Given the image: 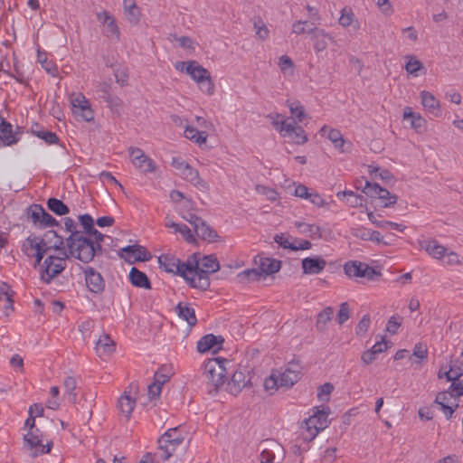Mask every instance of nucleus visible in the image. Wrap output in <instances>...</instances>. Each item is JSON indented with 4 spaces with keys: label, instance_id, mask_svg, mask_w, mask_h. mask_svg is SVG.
I'll use <instances>...</instances> for the list:
<instances>
[{
    "label": "nucleus",
    "instance_id": "nucleus-1",
    "mask_svg": "<svg viewBox=\"0 0 463 463\" xmlns=\"http://www.w3.org/2000/svg\"><path fill=\"white\" fill-rule=\"evenodd\" d=\"M65 230L71 234L66 238V247L71 250V254L79 260H87L93 255V248L85 238L84 232L77 230V223L71 217L64 219Z\"/></svg>",
    "mask_w": 463,
    "mask_h": 463
},
{
    "label": "nucleus",
    "instance_id": "nucleus-2",
    "mask_svg": "<svg viewBox=\"0 0 463 463\" xmlns=\"http://www.w3.org/2000/svg\"><path fill=\"white\" fill-rule=\"evenodd\" d=\"M183 278L192 288L206 290L210 287L209 272L202 268L195 254L191 255L185 264Z\"/></svg>",
    "mask_w": 463,
    "mask_h": 463
},
{
    "label": "nucleus",
    "instance_id": "nucleus-3",
    "mask_svg": "<svg viewBox=\"0 0 463 463\" xmlns=\"http://www.w3.org/2000/svg\"><path fill=\"white\" fill-rule=\"evenodd\" d=\"M72 257L71 254V250H61L59 251V255H49L47 256L40 269L41 279L46 283L50 284L52 280L61 274L66 268V260Z\"/></svg>",
    "mask_w": 463,
    "mask_h": 463
},
{
    "label": "nucleus",
    "instance_id": "nucleus-4",
    "mask_svg": "<svg viewBox=\"0 0 463 463\" xmlns=\"http://www.w3.org/2000/svg\"><path fill=\"white\" fill-rule=\"evenodd\" d=\"M330 412L328 407L321 406L313 409V414L305 420L307 435L304 438L306 440H312L317 437L320 430L326 427L327 416Z\"/></svg>",
    "mask_w": 463,
    "mask_h": 463
},
{
    "label": "nucleus",
    "instance_id": "nucleus-5",
    "mask_svg": "<svg viewBox=\"0 0 463 463\" xmlns=\"http://www.w3.org/2000/svg\"><path fill=\"white\" fill-rule=\"evenodd\" d=\"M226 363H228L226 359L215 358L204 364V378L207 383L215 390L224 383L226 374L224 364Z\"/></svg>",
    "mask_w": 463,
    "mask_h": 463
},
{
    "label": "nucleus",
    "instance_id": "nucleus-6",
    "mask_svg": "<svg viewBox=\"0 0 463 463\" xmlns=\"http://www.w3.org/2000/svg\"><path fill=\"white\" fill-rule=\"evenodd\" d=\"M27 221L37 229L58 226V221L48 213L41 204H31L26 210Z\"/></svg>",
    "mask_w": 463,
    "mask_h": 463
},
{
    "label": "nucleus",
    "instance_id": "nucleus-7",
    "mask_svg": "<svg viewBox=\"0 0 463 463\" xmlns=\"http://www.w3.org/2000/svg\"><path fill=\"white\" fill-rule=\"evenodd\" d=\"M367 196L376 198L380 201L381 206L387 208L393 206L398 200L396 194H391L387 189L380 186L377 183L365 182V185L363 189Z\"/></svg>",
    "mask_w": 463,
    "mask_h": 463
},
{
    "label": "nucleus",
    "instance_id": "nucleus-8",
    "mask_svg": "<svg viewBox=\"0 0 463 463\" xmlns=\"http://www.w3.org/2000/svg\"><path fill=\"white\" fill-rule=\"evenodd\" d=\"M344 270L349 278H365L373 280L375 276L381 275L373 267L359 260H349L344 265Z\"/></svg>",
    "mask_w": 463,
    "mask_h": 463
},
{
    "label": "nucleus",
    "instance_id": "nucleus-9",
    "mask_svg": "<svg viewBox=\"0 0 463 463\" xmlns=\"http://www.w3.org/2000/svg\"><path fill=\"white\" fill-rule=\"evenodd\" d=\"M71 103L73 115L78 121L90 122L94 119V111L83 94L79 93L76 97H73Z\"/></svg>",
    "mask_w": 463,
    "mask_h": 463
},
{
    "label": "nucleus",
    "instance_id": "nucleus-10",
    "mask_svg": "<svg viewBox=\"0 0 463 463\" xmlns=\"http://www.w3.org/2000/svg\"><path fill=\"white\" fill-rule=\"evenodd\" d=\"M175 69L185 71L197 83L211 76L208 70L200 65L196 61H178L175 63Z\"/></svg>",
    "mask_w": 463,
    "mask_h": 463
},
{
    "label": "nucleus",
    "instance_id": "nucleus-11",
    "mask_svg": "<svg viewBox=\"0 0 463 463\" xmlns=\"http://www.w3.org/2000/svg\"><path fill=\"white\" fill-rule=\"evenodd\" d=\"M25 447L32 450V457L35 458L42 454L50 453L52 448V442L49 441L46 445L43 444V435H33V431H28L24 437Z\"/></svg>",
    "mask_w": 463,
    "mask_h": 463
},
{
    "label": "nucleus",
    "instance_id": "nucleus-12",
    "mask_svg": "<svg viewBox=\"0 0 463 463\" xmlns=\"http://www.w3.org/2000/svg\"><path fill=\"white\" fill-rule=\"evenodd\" d=\"M119 256L129 263L147 261L151 259V253L145 247L138 244L122 248Z\"/></svg>",
    "mask_w": 463,
    "mask_h": 463
},
{
    "label": "nucleus",
    "instance_id": "nucleus-13",
    "mask_svg": "<svg viewBox=\"0 0 463 463\" xmlns=\"http://www.w3.org/2000/svg\"><path fill=\"white\" fill-rule=\"evenodd\" d=\"M85 277V282L89 290L92 293L99 294L105 289V280L101 274L92 267L82 269Z\"/></svg>",
    "mask_w": 463,
    "mask_h": 463
},
{
    "label": "nucleus",
    "instance_id": "nucleus-14",
    "mask_svg": "<svg viewBox=\"0 0 463 463\" xmlns=\"http://www.w3.org/2000/svg\"><path fill=\"white\" fill-rule=\"evenodd\" d=\"M128 152L135 166L139 168L143 173H152L156 170V163L148 157L142 149L138 147H129Z\"/></svg>",
    "mask_w": 463,
    "mask_h": 463
},
{
    "label": "nucleus",
    "instance_id": "nucleus-15",
    "mask_svg": "<svg viewBox=\"0 0 463 463\" xmlns=\"http://www.w3.org/2000/svg\"><path fill=\"white\" fill-rule=\"evenodd\" d=\"M160 268L168 273H174L183 277L184 275V264L178 258L172 254H163L158 257Z\"/></svg>",
    "mask_w": 463,
    "mask_h": 463
},
{
    "label": "nucleus",
    "instance_id": "nucleus-16",
    "mask_svg": "<svg viewBox=\"0 0 463 463\" xmlns=\"http://www.w3.org/2000/svg\"><path fill=\"white\" fill-rule=\"evenodd\" d=\"M322 136H326L327 138L334 144L335 147L342 153H349L351 151V143L344 139L342 133L338 129L330 128L327 126H323L320 129Z\"/></svg>",
    "mask_w": 463,
    "mask_h": 463
},
{
    "label": "nucleus",
    "instance_id": "nucleus-17",
    "mask_svg": "<svg viewBox=\"0 0 463 463\" xmlns=\"http://www.w3.org/2000/svg\"><path fill=\"white\" fill-rule=\"evenodd\" d=\"M300 378H298V374H293L290 370H286L279 373V375L275 376V374H271L269 378L265 380L264 385L267 390L269 388V383L273 385H277L278 387H285L290 388L293 386Z\"/></svg>",
    "mask_w": 463,
    "mask_h": 463
},
{
    "label": "nucleus",
    "instance_id": "nucleus-18",
    "mask_svg": "<svg viewBox=\"0 0 463 463\" xmlns=\"http://www.w3.org/2000/svg\"><path fill=\"white\" fill-rule=\"evenodd\" d=\"M307 33L311 34L314 49L317 52L325 51L327 48L328 42L335 43V39L324 29L317 27L309 28Z\"/></svg>",
    "mask_w": 463,
    "mask_h": 463
},
{
    "label": "nucleus",
    "instance_id": "nucleus-19",
    "mask_svg": "<svg viewBox=\"0 0 463 463\" xmlns=\"http://www.w3.org/2000/svg\"><path fill=\"white\" fill-rule=\"evenodd\" d=\"M42 247L49 250H54L57 251L66 250V241L55 231H48L43 237H40Z\"/></svg>",
    "mask_w": 463,
    "mask_h": 463
},
{
    "label": "nucleus",
    "instance_id": "nucleus-20",
    "mask_svg": "<svg viewBox=\"0 0 463 463\" xmlns=\"http://www.w3.org/2000/svg\"><path fill=\"white\" fill-rule=\"evenodd\" d=\"M326 266V260L321 256L304 258L301 260V267L304 274L317 275L322 272Z\"/></svg>",
    "mask_w": 463,
    "mask_h": 463
},
{
    "label": "nucleus",
    "instance_id": "nucleus-21",
    "mask_svg": "<svg viewBox=\"0 0 463 463\" xmlns=\"http://www.w3.org/2000/svg\"><path fill=\"white\" fill-rule=\"evenodd\" d=\"M105 237L106 236L98 231L95 227L87 234H85V238L93 248V255L90 256V258H89L87 260H80L81 262L89 263L93 260L95 256H99L102 253L103 248L101 246V242L104 241ZM90 255H91V253Z\"/></svg>",
    "mask_w": 463,
    "mask_h": 463
},
{
    "label": "nucleus",
    "instance_id": "nucleus-22",
    "mask_svg": "<svg viewBox=\"0 0 463 463\" xmlns=\"http://www.w3.org/2000/svg\"><path fill=\"white\" fill-rule=\"evenodd\" d=\"M250 383L246 369H237L228 383L229 392L232 394H238Z\"/></svg>",
    "mask_w": 463,
    "mask_h": 463
},
{
    "label": "nucleus",
    "instance_id": "nucleus-23",
    "mask_svg": "<svg viewBox=\"0 0 463 463\" xmlns=\"http://www.w3.org/2000/svg\"><path fill=\"white\" fill-rule=\"evenodd\" d=\"M224 342V339L221 335H214L213 334H208L203 335L197 342V351L199 353H206L210 350H213L216 352L221 348V345Z\"/></svg>",
    "mask_w": 463,
    "mask_h": 463
},
{
    "label": "nucleus",
    "instance_id": "nucleus-24",
    "mask_svg": "<svg viewBox=\"0 0 463 463\" xmlns=\"http://www.w3.org/2000/svg\"><path fill=\"white\" fill-rule=\"evenodd\" d=\"M420 99L422 106L429 113L434 117H439L441 115L439 101L430 92L426 90L421 91Z\"/></svg>",
    "mask_w": 463,
    "mask_h": 463
},
{
    "label": "nucleus",
    "instance_id": "nucleus-25",
    "mask_svg": "<svg viewBox=\"0 0 463 463\" xmlns=\"http://www.w3.org/2000/svg\"><path fill=\"white\" fill-rule=\"evenodd\" d=\"M136 405V397L131 395V391H125L118 398V408L119 411L129 419Z\"/></svg>",
    "mask_w": 463,
    "mask_h": 463
},
{
    "label": "nucleus",
    "instance_id": "nucleus-26",
    "mask_svg": "<svg viewBox=\"0 0 463 463\" xmlns=\"http://www.w3.org/2000/svg\"><path fill=\"white\" fill-rule=\"evenodd\" d=\"M128 279L131 284L136 288L151 289V282L148 277L143 271H140L137 268H131Z\"/></svg>",
    "mask_w": 463,
    "mask_h": 463
},
{
    "label": "nucleus",
    "instance_id": "nucleus-27",
    "mask_svg": "<svg viewBox=\"0 0 463 463\" xmlns=\"http://www.w3.org/2000/svg\"><path fill=\"white\" fill-rule=\"evenodd\" d=\"M403 119L409 121L411 128L417 132H421L425 128V119L419 113L413 112L410 107L404 108Z\"/></svg>",
    "mask_w": 463,
    "mask_h": 463
},
{
    "label": "nucleus",
    "instance_id": "nucleus-28",
    "mask_svg": "<svg viewBox=\"0 0 463 463\" xmlns=\"http://www.w3.org/2000/svg\"><path fill=\"white\" fill-rule=\"evenodd\" d=\"M0 141L5 146H11L18 142V138L13 132V126L3 118H0Z\"/></svg>",
    "mask_w": 463,
    "mask_h": 463
},
{
    "label": "nucleus",
    "instance_id": "nucleus-29",
    "mask_svg": "<svg viewBox=\"0 0 463 463\" xmlns=\"http://www.w3.org/2000/svg\"><path fill=\"white\" fill-rule=\"evenodd\" d=\"M420 246L435 259H441L445 256L447 251V249L438 243L435 240H425L420 241Z\"/></svg>",
    "mask_w": 463,
    "mask_h": 463
},
{
    "label": "nucleus",
    "instance_id": "nucleus-30",
    "mask_svg": "<svg viewBox=\"0 0 463 463\" xmlns=\"http://www.w3.org/2000/svg\"><path fill=\"white\" fill-rule=\"evenodd\" d=\"M181 175L184 180L190 182L194 186L198 188H205L206 183L203 179L201 178L199 172L192 167L189 164L184 165V168L181 172Z\"/></svg>",
    "mask_w": 463,
    "mask_h": 463
},
{
    "label": "nucleus",
    "instance_id": "nucleus-31",
    "mask_svg": "<svg viewBox=\"0 0 463 463\" xmlns=\"http://www.w3.org/2000/svg\"><path fill=\"white\" fill-rule=\"evenodd\" d=\"M158 449L162 452L161 458L164 460H167L175 451L176 448L181 445L179 442H175L170 439L161 436L158 439Z\"/></svg>",
    "mask_w": 463,
    "mask_h": 463
},
{
    "label": "nucleus",
    "instance_id": "nucleus-32",
    "mask_svg": "<svg viewBox=\"0 0 463 463\" xmlns=\"http://www.w3.org/2000/svg\"><path fill=\"white\" fill-rule=\"evenodd\" d=\"M280 267L281 262L279 260L270 258H261L258 269L262 272V277L265 279L266 276L278 272Z\"/></svg>",
    "mask_w": 463,
    "mask_h": 463
},
{
    "label": "nucleus",
    "instance_id": "nucleus-33",
    "mask_svg": "<svg viewBox=\"0 0 463 463\" xmlns=\"http://www.w3.org/2000/svg\"><path fill=\"white\" fill-rule=\"evenodd\" d=\"M32 133L48 145H53L59 142V137L56 133L44 129L38 123L32 126Z\"/></svg>",
    "mask_w": 463,
    "mask_h": 463
},
{
    "label": "nucleus",
    "instance_id": "nucleus-34",
    "mask_svg": "<svg viewBox=\"0 0 463 463\" xmlns=\"http://www.w3.org/2000/svg\"><path fill=\"white\" fill-rule=\"evenodd\" d=\"M95 349L99 356L109 355L115 350V343L108 335H104L98 340Z\"/></svg>",
    "mask_w": 463,
    "mask_h": 463
},
{
    "label": "nucleus",
    "instance_id": "nucleus-35",
    "mask_svg": "<svg viewBox=\"0 0 463 463\" xmlns=\"http://www.w3.org/2000/svg\"><path fill=\"white\" fill-rule=\"evenodd\" d=\"M175 309L178 316L185 320L189 326H194L197 323L194 309L188 304L183 305L182 303H178Z\"/></svg>",
    "mask_w": 463,
    "mask_h": 463
},
{
    "label": "nucleus",
    "instance_id": "nucleus-36",
    "mask_svg": "<svg viewBox=\"0 0 463 463\" xmlns=\"http://www.w3.org/2000/svg\"><path fill=\"white\" fill-rule=\"evenodd\" d=\"M198 237L208 241H214L218 237L215 230H213L209 224L203 220L194 230Z\"/></svg>",
    "mask_w": 463,
    "mask_h": 463
},
{
    "label": "nucleus",
    "instance_id": "nucleus-37",
    "mask_svg": "<svg viewBox=\"0 0 463 463\" xmlns=\"http://www.w3.org/2000/svg\"><path fill=\"white\" fill-rule=\"evenodd\" d=\"M123 6L128 20L132 24H137L140 17V12L136 1L123 0Z\"/></svg>",
    "mask_w": 463,
    "mask_h": 463
},
{
    "label": "nucleus",
    "instance_id": "nucleus-38",
    "mask_svg": "<svg viewBox=\"0 0 463 463\" xmlns=\"http://www.w3.org/2000/svg\"><path fill=\"white\" fill-rule=\"evenodd\" d=\"M37 61L42 65L47 73L53 77L57 75L58 67L53 61L47 58L46 52L38 50Z\"/></svg>",
    "mask_w": 463,
    "mask_h": 463
},
{
    "label": "nucleus",
    "instance_id": "nucleus-39",
    "mask_svg": "<svg viewBox=\"0 0 463 463\" xmlns=\"http://www.w3.org/2000/svg\"><path fill=\"white\" fill-rule=\"evenodd\" d=\"M341 195L346 198V203L351 207H363L366 205V199L364 196L361 194H356L353 191H345L343 193H338L337 197L340 198Z\"/></svg>",
    "mask_w": 463,
    "mask_h": 463
},
{
    "label": "nucleus",
    "instance_id": "nucleus-40",
    "mask_svg": "<svg viewBox=\"0 0 463 463\" xmlns=\"http://www.w3.org/2000/svg\"><path fill=\"white\" fill-rule=\"evenodd\" d=\"M40 247H42V243L40 241V237L38 236H29L27 237L23 244H22V251L27 256L32 258L33 253L36 251Z\"/></svg>",
    "mask_w": 463,
    "mask_h": 463
},
{
    "label": "nucleus",
    "instance_id": "nucleus-41",
    "mask_svg": "<svg viewBox=\"0 0 463 463\" xmlns=\"http://www.w3.org/2000/svg\"><path fill=\"white\" fill-rule=\"evenodd\" d=\"M48 209L56 215L62 216L70 213L69 207L60 199L51 197L47 200Z\"/></svg>",
    "mask_w": 463,
    "mask_h": 463
},
{
    "label": "nucleus",
    "instance_id": "nucleus-42",
    "mask_svg": "<svg viewBox=\"0 0 463 463\" xmlns=\"http://www.w3.org/2000/svg\"><path fill=\"white\" fill-rule=\"evenodd\" d=\"M240 283H248L251 281H260L263 279L262 272L258 269H248L237 275Z\"/></svg>",
    "mask_w": 463,
    "mask_h": 463
},
{
    "label": "nucleus",
    "instance_id": "nucleus-43",
    "mask_svg": "<svg viewBox=\"0 0 463 463\" xmlns=\"http://www.w3.org/2000/svg\"><path fill=\"white\" fill-rule=\"evenodd\" d=\"M295 226L298 228V232L302 234L309 235L310 237H318L321 238V229L319 226L315 224H308L302 222H296Z\"/></svg>",
    "mask_w": 463,
    "mask_h": 463
},
{
    "label": "nucleus",
    "instance_id": "nucleus-44",
    "mask_svg": "<svg viewBox=\"0 0 463 463\" xmlns=\"http://www.w3.org/2000/svg\"><path fill=\"white\" fill-rule=\"evenodd\" d=\"M334 315V308L331 307H327L324 308L318 315L316 323V326L319 331H325L326 328L327 323L332 319Z\"/></svg>",
    "mask_w": 463,
    "mask_h": 463
},
{
    "label": "nucleus",
    "instance_id": "nucleus-45",
    "mask_svg": "<svg viewBox=\"0 0 463 463\" xmlns=\"http://www.w3.org/2000/svg\"><path fill=\"white\" fill-rule=\"evenodd\" d=\"M184 136L199 145L205 143L208 137L206 132L199 131L195 128L189 126L184 129Z\"/></svg>",
    "mask_w": 463,
    "mask_h": 463
},
{
    "label": "nucleus",
    "instance_id": "nucleus-46",
    "mask_svg": "<svg viewBox=\"0 0 463 463\" xmlns=\"http://www.w3.org/2000/svg\"><path fill=\"white\" fill-rule=\"evenodd\" d=\"M369 173L375 178L379 177L386 184H392L394 182L393 175L387 169H381L380 167L369 165Z\"/></svg>",
    "mask_w": 463,
    "mask_h": 463
},
{
    "label": "nucleus",
    "instance_id": "nucleus-47",
    "mask_svg": "<svg viewBox=\"0 0 463 463\" xmlns=\"http://www.w3.org/2000/svg\"><path fill=\"white\" fill-rule=\"evenodd\" d=\"M199 264L209 273H214L220 269L219 261L213 255L204 256Z\"/></svg>",
    "mask_w": 463,
    "mask_h": 463
},
{
    "label": "nucleus",
    "instance_id": "nucleus-48",
    "mask_svg": "<svg viewBox=\"0 0 463 463\" xmlns=\"http://www.w3.org/2000/svg\"><path fill=\"white\" fill-rule=\"evenodd\" d=\"M104 26V35L110 39H115L117 41L119 40L120 31L116 23V20L113 18L110 21L103 24Z\"/></svg>",
    "mask_w": 463,
    "mask_h": 463
},
{
    "label": "nucleus",
    "instance_id": "nucleus-49",
    "mask_svg": "<svg viewBox=\"0 0 463 463\" xmlns=\"http://www.w3.org/2000/svg\"><path fill=\"white\" fill-rule=\"evenodd\" d=\"M63 385L65 388V395L67 396L68 400L71 402H75L77 399V395L74 392V390L76 389V380L72 376H67L64 379Z\"/></svg>",
    "mask_w": 463,
    "mask_h": 463
},
{
    "label": "nucleus",
    "instance_id": "nucleus-50",
    "mask_svg": "<svg viewBox=\"0 0 463 463\" xmlns=\"http://www.w3.org/2000/svg\"><path fill=\"white\" fill-rule=\"evenodd\" d=\"M354 14L353 10L350 7H344L341 10V15L339 17L338 23L343 27H348L354 23Z\"/></svg>",
    "mask_w": 463,
    "mask_h": 463
},
{
    "label": "nucleus",
    "instance_id": "nucleus-51",
    "mask_svg": "<svg viewBox=\"0 0 463 463\" xmlns=\"http://www.w3.org/2000/svg\"><path fill=\"white\" fill-rule=\"evenodd\" d=\"M290 113L292 117L297 118L299 122H302L306 117L304 107L299 101H294L288 104Z\"/></svg>",
    "mask_w": 463,
    "mask_h": 463
},
{
    "label": "nucleus",
    "instance_id": "nucleus-52",
    "mask_svg": "<svg viewBox=\"0 0 463 463\" xmlns=\"http://www.w3.org/2000/svg\"><path fill=\"white\" fill-rule=\"evenodd\" d=\"M291 134L292 135L288 136V137H289L294 143L298 145H303L307 141V137L305 133V130L300 126H298L294 132Z\"/></svg>",
    "mask_w": 463,
    "mask_h": 463
},
{
    "label": "nucleus",
    "instance_id": "nucleus-53",
    "mask_svg": "<svg viewBox=\"0 0 463 463\" xmlns=\"http://www.w3.org/2000/svg\"><path fill=\"white\" fill-rule=\"evenodd\" d=\"M169 379L170 372L165 365L161 366L160 369L155 373L154 383H156L160 385H164V383H165Z\"/></svg>",
    "mask_w": 463,
    "mask_h": 463
},
{
    "label": "nucleus",
    "instance_id": "nucleus-54",
    "mask_svg": "<svg viewBox=\"0 0 463 463\" xmlns=\"http://www.w3.org/2000/svg\"><path fill=\"white\" fill-rule=\"evenodd\" d=\"M443 375L447 378L448 381L460 380L459 378L463 375V370H461L459 367L454 368L451 366L449 370L445 371L444 373H442L441 370L439 372V378H442Z\"/></svg>",
    "mask_w": 463,
    "mask_h": 463
},
{
    "label": "nucleus",
    "instance_id": "nucleus-55",
    "mask_svg": "<svg viewBox=\"0 0 463 463\" xmlns=\"http://www.w3.org/2000/svg\"><path fill=\"white\" fill-rule=\"evenodd\" d=\"M370 323H371L370 316L368 314L364 315L356 326V328H355L356 335L359 336H363L367 332V330L370 326Z\"/></svg>",
    "mask_w": 463,
    "mask_h": 463
},
{
    "label": "nucleus",
    "instance_id": "nucleus-56",
    "mask_svg": "<svg viewBox=\"0 0 463 463\" xmlns=\"http://www.w3.org/2000/svg\"><path fill=\"white\" fill-rule=\"evenodd\" d=\"M350 317V308L347 302H344L340 305L339 311L336 316V320L339 325H343Z\"/></svg>",
    "mask_w": 463,
    "mask_h": 463
},
{
    "label": "nucleus",
    "instance_id": "nucleus-57",
    "mask_svg": "<svg viewBox=\"0 0 463 463\" xmlns=\"http://www.w3.org/2000/svg\"><path fill=\"white\" fill-rule=\"evenodd\" d=\"M422 68V63L414 57H411L405 65L407 72L415 76L418 75L417 72Z\"/></svg>",
    "mask_w": 463,
    "mask_h": 463
},
{
    "label": "nucleus",
    "instance_id": "nucleus-58",
    "mask_svg": "<svg viewBox=\"0 0 463 463\" xmlns=\"http://www.w3.org/2000/svg\"><path fill=\"white\" fill-rule=\"evenodd\" d=\"M79 220L83 227V231L81 232H84V235L94 228V220L89 213L80 215Z\"/></svg>",
    "mask_w": 463,
    "mask_h": 463
},
{
    "label": "nucleus",
    "instance_id": "nucleus-59",
    "mask_svg": "<svg viewBox=\"0 0 463 463\" xmlns=\"http://www.w3.org/2000/svg\"><path fill=\"white\" fill-rule=\"evenodd\" d=\"M449 386L450 397H459L463 395V380H450Z\"/></svg>",
    "mask_w": 463,
    "mask_h": 463
},
{
    "label": "nucleus",
    "instance_id": "nucleus-60",
    "mask_svg": "<svg viewBox=\"0 0 463 463\" xmlns=\"http://www.w3.org/2000/svg\"><path fill=\"white\" fill-rule=\"evenodd\" d=\"M334 390V386L329 383H324L323 385L319 386L318 392H317V397L320 401H326L327 402L329 400V395Z\"/></svg>",
    "mask_w": 463,
    "mask_h": 463
},
{
    "label": "nucleus",
    "instance_id": "nucleus-61",
    "mask_svg": "<svg viewBox=\"0 0 463 463\" xmlns=\"http://www.w3.org/2000/svg\"><path fill=\"white\" fill-rule=\"evenodd\" d=\"M162 436L170 439L175 442H179L181 444L184 441V436L182 435V432L180 431L179 428L169 429Z\"/></svg>",
    "mask_w": 463,
    "mask_h": 463
},
{
    "label": "nucleus",
    "instance_id": "nucleus-62",
    "mask_svg": "<svg viewBox=\"0 0 463 463\" xmlns=\"http://www.w3.org/2000/svg\"><path fill=\"white\" fill-rule=\"evenodd\" d=\"M298 126V125L294 120L291 122L282 121L280 123L279 132L283 137H288V136L292 135L291 133L294 132Z\"/></svg>",
    "mask_w": 463,
    "mask_h": 463
},
{
    "label": "nucleus",
    "instance_id": "nucleus-63",
    "mask_svg": "<svg viewBox=\"0 0 463 463\" xmlns=\"http://www.w3.org/2000/svg\"><path fill=\"white\" fill-rule=\"evenodd\" d=\"M99 98L106 101L112 94L110 93V85L107 82H100L97 87Z\"/></svg>",
    "mask_w": 463,
    "mask_h": 463
},
{
    "label": "nucleus",
    "instance_id": "nucleus-64",
    "mask_svg": "<svg viewBox=\"0 0 463 463\" xmlns=\"http://www.w3.org/2000/svg\"><path fill=\"white\" fill-rule=\"evenodd\" d=\"M370 232V229L364 227H357L352 230V235L363 241H369Z\"/></svg>",
    "mask_w": 463,
    "mask_h": 463
}]
</instances>
